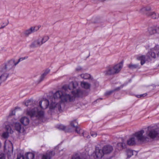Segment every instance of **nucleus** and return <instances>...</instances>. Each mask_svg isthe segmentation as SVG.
Masks as SVG:
<instances>
[{"label": "nucleus", "instance_id": "f257e3e1", "mask_svg": "<svg viewBox=\"0 0 159 159\" xmlns=\"http://www.w3.org/2000/svg\"><path fill=\"white\" fill-rule=\"evenodd\" d=\"M78 86V84L76 81H72L69 85H65L62 86L61 90L57 91L53 95V97L50 98V101L47 99H43L39 102V106L42 109L47 108L49 104V108L53 109L57 108L59 111L61 110V107L60 103L56 102V100L60 99L63 102H71L75 99V97H80L84 94V92L80 89H78L76 91H72L71 93L73 96H71L69 94L65 93L63 90L65 92L72 90Z\"/></svg>", "mask_w": 159, "mask_h": 159}, {"label": "nucleus", "instance_id": "f03ea898", "mask_svg": "<svg viewBox=\"0 0 159 159\" xmlns=\"http://www.w3.org/2000/svg\"><path fill=\"white\" fill-rule=\"evenodd\" d=\"M26 114L32 119L35 118L36 119H40L44 117V112L42 110L39 109V107H34L31 109L28 108Z\"/></svg>", "mask_w": 159, "mask_h": 159}, {"label": "nucleus", "instance_id": "7ed1b4c3", "mask_svg": "<svg viewBox=\"0 0 159 159\" xmlns=\"http://www.w3.org/2000/svg\"><path fill=\"white\" fill-rule=\"evenodd\" d=\"M123 67V64L120 63L114 66H109L107 67L106 70L104 71L105 75H111L118 73Z\"/></svg>", "mask_w": 159, "mask_h": 159}, {"label": "nucleus", "instance_id": "20e7f679", "mask_svg": "<svg viewBox=\"0 0 159 159\" xmlns=\"http://www.w3.org/2000/svg\"><path fill=\"white\" fill-rule=\"evenodd\" d=\"M144 133V131L141 130L133 134V136L136 138L138 143H142L148 139V138L143 135Z\"/></svg>", "mask_w": 159, "mask_h": 159}, {"label": "nucleus", "instance_id": "39448f33", "mask_svg": "<svg viewBox=\"0 0 159 159\" xmlns=\"http://www.w3.org/2000/svg\"><path fill=\"white\" fill-rule=\"evenodd\" d=\"M16 61L14 59H11L5 64L2 68V71L5 72L8 71L11 69H14L17 65L15 64Z\"/></svg>", "mask_w": 159, "mask_h": 159}, {"label": "nucleus", "instance_id": "423d86ee", "mask_svg": "<svg viewBox=\"0 0 159 159\" xmlns=\"http://www.w3.org/2000/svg\"><path fill=\"white\" fill-rule=\"evenodd\" d=\"M40 27L39 26L31 27L30 29L23 31V34L25 36H28L31 33L38 31Z\"/></svg>", "mask_w": 159, "mask_h": 159}, {"label": "nucleus", "instance_id": "0eeeda50", "mask_svg": "<svg viewBox=\"0 0 159 159\" xmlns=\"http://www.w3.org/2000/svg\"><path fill=\"white\" fill-rule=\"evenodd\" d=\"M104 155L102 150L97 148L95 152L93 154L92 156L94 157V159H101Z\"/></svg>", "mask_w": 159, "mask_h": 159}, {"label": "nucleus", "instance_id": "6e6552de", "mask_svg": "<svg viewBox=\"0 0 159 159\" xmlns=\"http://www.w3.org/2000/svg\"><path fill=\"white\" fill-rule=\"evenodd\" d=\"M158 132L154 129H149L148 128V130L146 132L147 136L151 139H153L155 138L158 135Z\"/></svg>", "mask_w": 159, "mask_h": 159}, {"label": "nucleus", "instance_id": "1a4fd4ad", "mask_svg": "<svg viewBox=\"0 0 159 159\" xmlns=\"http://www.w3.org/2000/svg\"><path fill=\"white\" fill-rule=\"evenodd\" d=\"M71 126L72 127L75 128V131L78 134H80V132H82V134L84 137H85L84 135V132L81 130H80V128L78 127V123L76 120H74L71 122L70 123Z\"/></svg>", "mask_w": 159, "mask_h": 159}, {"label": "nucleus", "instance_id": "9d476101", "mask_svg": "<svg viewBox=\"0 0 159 159\" xmlns=\"http://www.w3.org/2000/svg\"><path fill=\"white\" fill-rule=\"evenodd\" d=\"M12 125L14 126L15 129L18 132L20 133L24 132V129L23 127H22L19 122H13L12 124Z\"/></svg>", "mask_w": 159, "mask_h": 159}, {"label": "nucleus", "instance_id": "9b49d317", "mask_svg": "<svg viewBox=\"0 0 159 159\" xmlns=\"http://www.w3.org/2000/svg\"><path fill=\"white\" fill-rule=\"evenodd\" d=\"M158 47V46H155L153 48L151 49V51L148 53V55L149 57H151L153 58H155L157 56L156 53L158 52V50H157V48Z\"/></svg>", "mask_w": 159, "mask_h": 159}, {"label": "nucleus", "instance_id": "f8f14e48", "mask_svg": "<svg viewBox=\"0 0 159 159\" xmlns=\"http://www.w3.org/2000/svg\"><path fill=\"white\" fill-rule=\"evenodd\" d=\"M102 150L104 154H107L110 153L112 151L113 148L111 146L107 145L104 146Z\"/></svg>", "mask_w": 159, "mask_h": 159}, {"label": "nucleus", "instance_id": "ddd939ff", "mask_svg": "<svg viewBox=\"0 0 159 159\" xmlns=\"http://www.w3.org/2000/svg\"><path fill=\"white\" fill-rule=\"evenodd\" d=\"M7 132L3 133L2 134V137L5 139L7 138L8 136L9 133L12 134L13 132V130L11 129L10 127L9 126H6Z\"/></svg>", "mask_w": 159, "mask_h": 159}, {"label": "nucleus", "instance_id": "4468645a", "mask_svg": "<svg viewBox=\"0 0 159 159\" xmlns=\"http://www.w3.org/2000/svg\"><path fill=\"white\" fill-rule=\"evenodd\" d=\"M157 28L155 27H150L148 28V33L150 35H152L158 33Z\"/></svg>", "mask_w": 159, "mask_h": 159}, {"label": "nucleus", "instance_id": "2eb2a0df", "mask_svg": "<svg viewBox=\"0 0 159 159\" xmlns=\"http://www.w3.org/2000/svg\"><path fill=\"white\" fill-rule=\"evenodd\" d=\"M42 45V43H41L39 38L32 42L30 46L31 48H35L40 47Z\"/></svg>", "mask_w": 159, "mask_h": 159}, {"label": "nucleus", "instance_id": "dca6fc26", "mask_svg": "<svg viewBox=\"0 0 159 159\" xmlns=\"http://www.w3.org/2000/svg\"><path fill=\"white\" fill-rule=\"evenodd\" d=\"M4 147L5 149L9 152L12 151L13 150L12 144L10 141H9L7 143L5 142Z\"/></svg>", "mask_w": 159, "mask_h": 159}, {"label": "nucleus", "instance_id": "f3484780", "mask_svg": "<svg viewBox=\"0 0 159 159\" xmlns=\"http://www.w3.org/2000/svg\"><path fill=\"white\" fill-rule=\"evenodd\" d=\"M127 143L128 145L130 146H133L136 144L138 143L135 137L133 136L127 140Z\"/></svg>", "mask_w": 159, "mask_h": 159}, {"label": "nucleus", "instance_id": "a211bd4d", "mask_svg": "<svg viewBox=\"0 0 159 159\" xmlns=\"http://www.w3.org/2000/svg\"><path fill=\"white\" fill-rule=\"evenodd\" d=\"M55 153L53 151H51L43 154L42 157V159H51V157L54 156Z\"/></svg>", "mask_w": 159, "mask_h": 159}, {"label": "nucleus", "instance_id": "6ab92c4d", "mask_svg": "<svg viewBox=\"0 0 159 159\" xmlns=\"http://www.w3.org/2000/svg\"><path fill=\"white\" fill-rule=\"evenodd\" d=\"M146 14L148 16H150L152 18L154 19H157L159 17V13L157 12H155L154 11L147 12Z\"/></svg>", "mask_w": 159, "mask_h": 159}, {"label": "nucleus", "instance_id": "aec40b11", "mask_svg": "<svg viewBox=\"0 0 159 159\" xmlns=\"http://www.w3.org/2000/svg\"><path fill=\"white\" fill-rule=\"evenodd\" d=\"M21 124L25 126L27 125L29 123V119L26 117H22L20 120Z\"/></svg>", "mask_w": 159, "mask_h": 159}, {"label": "nucleus", "instance_id": "412c9836", "mask_svg": "<svg viewBox=\"0 0 159 159\" xmlns=\"http://www.w3.org/2000/svg\"><path fill=\"white\" fill-rule=\"evenodd\" d=\"M8 76V74L7 73H5L2 74L0 76V85L2 82L5 81Z\"/></svg>", "mask_w": 159, "mask_h": 159}, {"label": "nucleus", "instance_id": "4be33fe9", "mask_svg": "<svg viewBox=\"0 0 159 159\" xmlns=\"http://www.w3.org/2000/svg\"><path fill=\"white\" fill-rule=\"evenodd\" d=\"M151 10V8L150 6H147L141 8L139 11L141 13H145L146 11H150Z\"/></svg>", "mask_w": 159, "mask_h": 159}, {"label": "nucleus", "instance_id": "5701e85b", "mask_svg": "<svg viewBox=\"0 0 159 159\" xmlns=\"http://www.w3.org/2000/svg\"><path fill=\"white\" fill-rule=\"evenodd\" d=\"M117 149L119 150H121L126 148V145L124 143H119L117 144Z\"/></svg>", "mask_w": 159, "mask_h": 159}, {"label": "nucleus", "instance_id": "b1692460", "mask_svg": "<svg viewBox=\"0 0 159 159\" xmlns=\"http://www.w3.org/2000/svg\"><path fill=\"white\" fill-rule=\"evenodd\" d=\"M50 70L48 69H46L44 72L41 75L40 78V80L41 81H42L46 75L49 73L50 72Z\"/></svg>", "mask_w": 159, "mask_h": 159}, {"label": "nucleus", "instance_id": "393cba45", "mask_svg": "<svg viewBox=\"0 0 159 159\" xmlns=\"http://www.w3.org/2000/svg\"><path fill=\"white\" fill-rule=\"evenodd\" d=\"M49 39V37L47 35L44 36L43 37L39 38L41 43H42V44L47 41Z\"/></svg>", "mask_w": 159, "mask_h": 159}, {"label": "nucleus", "instance_id": "a878e982", "mask_svg": "<svg viewBox=\"0 0 159 159\" xmlns=\"http://www.w3.org/2000/svg\"><path fill=\"white\" fill-rule=\"evenodd\" d=\"M120 89V87H118L116 88L114 90H110V91H107V92H106L105 93V95L106 96L110 95L111 94L113 93L115 91H118V90H119Z\"/></svg>", "mask_w": 159, "mask_h": 159}, {"label": "nucleus", "instance_id": "bb28decb", "mask_svg": "<svg viewBox=\"0 0 159 159\" xmlns=\"http://www.w3.org/2000/svg\"><path fill=\"white\" fill-rule=\"evenodd\" d=\"M81 85L82 88L85 89H88L90 87V84H89L84 82H81Z\"/></svg>", "mask_w": 159, "mask_h": 159}, {"label": "nucleus", "instance_id": "cd10ccee", "mask_svg": "<svg viewBox=\"0 0 159 159\" xmlns=\"http://www.w3.org/2000/svg\"><path fill=\"white\" fill-rule=\"evenodd\" d=\"M27 159H34V154L32 152H28L26 154Z\"/></svg>", "mask_w": 159, "mask_h": 159}, {"label": "nucleus", "instance_id": "c85d7f7f", "mask_svg": "<svg viewBox=\"0 0 159 159\" xmlns=\"http://www.w3.org/2000/svg\"><path fill=\"white\" fill-rule=\"evenodd\" d=\"M137 59L141 61V64L143 65L145 61V56H141L137 58Z\"/></svg>", "mask_w": 159, "mask_h": 159}, {"label": "nucleus", "instance_id": "c756f323", "mask_svg": "<svg viewBox=\"0 0 159 159\" xmlns=\"http://www.w3.org/2000/svg\"><path fill=\"white\" fill-rule=\"evenodd\" d=\"M71 159H87L84 157H81L78 154L76 153L73 154Z\"/></svg>", "mask_w": 159, "mask_h": 159}, {"label": "nucleus", "instance_id": "7c9ffc66", "mask_svg": "<svg viewBox=\"0 0 159 159\" xmlns=\"http://www.w3.org/2000/svg\"><path fill=\"white\" fill-rule=\"evenodd\" d=\"M126 153L128 158H130L133 155V151L129 149L126 150Z\"/></svg>", "mask_w": 159, "mask_h": 159}, {"label": "nucleus", "instance_id": "2f4dec72", "mask_svg": "<svg viewBox=\"0 0 159 159\" xmlns=\"http://www.w3.org/2000/svg\"><path fill=\"white\" fill-rule=\"evenodd\" d=\"M80 76L82 78L84 79H88L90 78V75L88 73H85L81 74Z\"/></svg>", "mask_w": 159, "mask_h": 159}, {"label": "nucleus", "instance_id": "473e14b6", "mask_svg": "<svg viewBox=\"0 0 159 159\" xmlns=\"http://www.w3.org/2000/svg\"><path fill=\"white\" fill-rule=\"evenodd\" d=\"M139 66L137 64H133L132 63H130L128 65V67L131 69H135L138 68Z\"/></svg>", "mask_w": 159, "mask_h": 159}, {"label": "nucleus", "instance_id": "72a5a7b5", "mask_svg": "<svg viewBox=\"0 0 159 159\" xmlns=\"http://www.w3.org/2000/svg\"><path fill=\"white\" fill-rule=\"evenodd\" d=\"M33 102L31 100H27L25 102V105L26 106H28L29 105H31L33 104Z\"/></svg>", "mask_w": 159, "mask_h": 159}, {"label": "nucleus", "instance_id": "f704fd0d", "mask_svg": "<svg viewBox=\"0 0 159 159\" xmlns=\"http://www.w3.org/2000/svg\"><path fill=\"white\" fill-rule=\"evenodd\" d=\"M27 57H21L16 62L15 64H18L20 62L25 59L27 58Z\"/></svg>", "mask_w": 159, "mask_h": 159}, {"label": "nucleus", "instance_id": "c9c22d12", "mask_svg": "<svg viewBox=\"0 0 159 159\" xmlns=\"http://www.w3.org/2000/svg\"><path fill=\"white\" fill-rule=\"evenodd\" d=\"M57 128L59 129L64 130L66 129V127L62 125H57Z\"/></svg>", "mask_w": 159, "mask_h": 159}, {"label": "nucleus", "instance_id": "e433bc0d", "mask_svg": "<svg viewBox=\"0 0 159 159\" xmlns=\"http://www.w3.org/2000/svg\"><path fill=\"white\" fill-rule=\"evenodd\" d=\"M90 134L91 136L93 137H96L97 135V133L95 132H91Z\"/></svg>", "mask_w": 159, "mask_h": 159}, {"label": "nucleus", "instance_id": "4c0bfd02", "mask_svg": "<svg viewBox=\"0 0 159 159\" xmlns=\"http://www.w3.org/2000/svg\"><path fill=\"white\" fill-rule=\"evenodd\" d=\"M147 93H145L143 94H142L141 95H137V98H141V97H144L146 96H147Z\"/></svg>", "mask_w": 159, "mask_h": 159}, {"label": "nucleus", "instance_id": "58836bf2", "mask_svg": "<svg viewBox=\"0 0 159 159\" xmlns=\"http://www.w3.org/2000/svg\"><path fill=\"white\" fill-rule=\"evenodd\" d=\"M0 159H6V156L3 153L0 154Z\"/></svg>", "mask_w": 159, "mask_h": 159}, {"label": "nucleus", "instance_id": "ea45409f", "mask_svg": "<svg viewBox=\"0 0 159 159\" xmlns=\"http://www.w3.org/2000/svg\"><path fill=\"white\" fill-rule=\"evenodd\" d=\"M17 159H25L23 155L21 154L18 155L17 156Z\"/></svg>", "mask_w": 159, "mask_h": 159}, {"label": "nucleus", "instance_id": "a19ab883", "mask_svg": "<svg viewBox=\"0 0 159 159\" xmlns=\"http://www.w3.org/2000/svg\"><path fill=\"white\" fill-rule=\"evenodd\" d=\"M15 114V110L12 111L10 113L9 116H11L13 115H14Z\"/></svg>", "mask_w": 159, "mask_h": 159}, {"label": "nucleus", "instance_id": "79ce46f5", "mask_svg": "<svg viewBox=\"0 0 159 159\" xmlns=\"http://www.w3.org/2000/svg\"><path fill=\"white\" fill-rule=\"evenodd\" d=\"M81 69L82 68L80 66H78L76 69V70L77 71L80 70H81Z\"/></svg>", "mask_w": 159, "mask_h": 159}, {"label": "nucleus", "instance_id": "37998d69", "mask_svg": "<svg viewBox=\"0 0 159 159\" xmlns=\"http://www.w3.org/2000/svg\"><path fill=\"white\" fill-rule=\"evenodd\" d=\"M8 24V22L5 25H4V26H2L0 27V29H3V28H4L6 26H7V25Z\"/></svg>", "mask_w": 159, "mask_h": 159}, {"label": "nucleus", "instance_id": "c03bdc74", "mask_svg": "<svg viewBox=\"0 0 159 159\" xmlns=\"http://www.w3.org/2000/svg\"><path fill=\"white\" fill-rule=\"evenodd\" d=\"M158 47L157 48V50H158V52L157 53V56H159V49L158 48Z\"/></svg>", "mask_w": 159, "mask_h": 159}, {"label": "nucleus", "instance_id": "a18cd8bd", "mask_svg": "<svg viewBox=\"0 0 159 159\" xmlns=\"http://www.w3.org/2000/svg\"><path fill=\"white\" fill-rule=\"evenodd\" d=\"M86 137L87 139H89V138H90V136L88 135L86 136Z\"/></svg>", "mask_w": 159, "mask_h": 159}, {"label": "nucleus", "instance_id": "49530a36", "mask_svg": "<svg viewBox=\"0 0 159 159\" xmlns=\"http://www.w3.org/2000/svg\"><path fill=\"white\" fill-rule=\"evenodd\" d=\"M157 30L158 31V34H159V26L157 27Z\"/></svg>", "mask_w": 159, "mask_h": 159}]
</instances>
